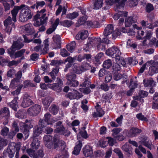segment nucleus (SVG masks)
<instances>
[{
	"label": "nucleus",
	"instance_id": "obj_28",
	"mask_svg": "<svg viewBox=\"0 0 158 158\" xmlns=\"http://www.w3.org/2000/svg\"><path fill=\"white\" fill-rule=\"evenodd\" d=\"M0 114L2 116H6L8 118L10 116V112L8 108L6 107L3 108L0 111Z\"/></svg>",
	"mask_w": 158,
	"mask_h": 158
},
{
	"label": "nucleus",
	"instance_id": "obj_2",
	"mask_svg": "<svg viewBox=\"0 0 158 158\" xmlns=\"http://www.w3.org/2000/svg\"><path fill=\"white\" fill-rule=\"evenodd\" d=\"M20 146L19 144L15 143H11L6 150L3 152V154L5 156H8L10 158L13 157L16 150L20 149Z\"/></svg>",
	"mask_w": 158,
	"mask_h": 158
},
{
	"label": "nucleus",
	"instance_id": "obj_54",
	"mask_svg": "<svg viewBox=\"0 0 158 158\" xmlns=\"http://www.w3.org/2000/svg\"><path fill=\"white\" fill-rule=\"evenodd\" d=\"M156 82L152 79H151L148 80L144 83V85L146 87L150 86L153 87L156 85Z\"/></svg>",
	"mask_w": 158,
	"mask_h": 158
},
{
	"label": "nucleus",
	"instance_id": "obj_31",
	"mask_svg": "<svg viewBox=\"0 0 158 158\" xmlns=\"http://www.w3.org/2000/svg\"><path fill=\"white\" fill-rule=\"evenodd\" d=\"M120 32L118 30H115L114 31H113L112 32V34L107 37V38L115 40L118 37L120 36Z\"/></svg>",
	"mask_w": 158,
	"mask_h": 158
},
{
	"label": "nucleus",
	"instance_id": "obj_53",
	"mask_svg": "<svg viewBox=\"0 0 158 158\" xmlns=\"http://www.w3.org/2000/svg\"><path fill=\"white\" fill-rule=\"evenodd\" d=\"M78 15V14L77 12H74L72 13L67 14L66 15V18L72 19L76 18Z\"/></svg>",
	"mask_w": 158,
	"mask_h": 158
},
{
	"label": "nucleus",
	"instance_id": "obj_3",
	"mask_svg": "<svg viewBox=\"0 0 158 158\" xmlns=\"http://www.w3.org/2000/svg\"><path fill=\"white\" fill-rule=\"evenodd\" d=\"M106 54L108 56H111L112 58H115L116 60H119L121 52L118 47L113 46L106 51Z\"/></svg>",
	"mask_w": 158,
	"mask_h": 158
},
{
	"label": "nucleus",
	"instance_id": "obj_17",
	"mask_svg": "<svg viewBox=\"0 0 158 158\" xmlns=\"http://www.w3.org/2000/svg\"><path fill=\"white\" fill-rule=\"evenodd\" d=\"M25 31L28 35H31L35 33V31L31 23H28L24 26Z\"/></svg>",
	"mask_w": 158,
	"mask_h": 158
},
{
	"label": "nucleus",
	"instance_id": "obj_21",
	"mask_svg": "<svg viewBox=\"0 0 158 158\" xmlns=\"http://www.w3.org/2000/svg\"><path fill=\"white\" fill-rule=\"evenodd\" d=\"M48 87H49L54 90L57 92H60L62 90V87L59 85L58 84L53 83L52 84H47Z\"/></svg>",
	"mask_w": 158,
	"mask_h": 158
},
{
	"label": "nucleus",
	"instance_id": "obj_49",
	"mask_svg": "<svg viewBox=\"0 0 158 158\" xmlns=\"http://www.w3.org/2000/svg\"><path fill=\"white\" fill-rule=\"evenodd\" d=\"M4 26L12 25V26L13 27L15 25L14 23L12 21L11 18L10 16H8L4 21Z\"/></svg>",
	"mask_w": 158,
	"mask_h": 158
},
{
	"label": "nucleus",
	"instance_id": "obj_48",
	"mask_svg": "<svg viewBox=\"0 0 158 158\" xmlns=\"http://www.w3.org/2000/svg\"><path fill=\"white\" fill-rule=\"evenodd\" d=\"M112 65V61L110 59H108L105 60L103 64L104 68L108 69Z\"/></svg>",
	"mask_w": 158,
	"mask_h": 158
},
{
	"label": "nucleus",
	"instance_id": "obj_26",
	"mask_svg": "<svg viewBox=\"0 0 158 158\" xmlns=\"http://www.w3.org/2000/svg\"><path fill=\"white\" fill-rule=\"evenodd\" d=\"M24 44L22 42L19 40L14 41L12 45V47L16 50H19L22 48Z\"/></svg>",
	"mask_w": 158,
	"mask_h": 158
},
{
	"label": "nucleus",
	"instance_id": "obj_14",
	"mask_svg": "<svg viewBox=\"0 0 158 158\" xmlns=\"http://www.w3.org/2000/svg\"><path fill=\"white\" fill-rule=\"evenodd\" d=\"M83 153L86 157L90 156L93 153L92 148L89 145L85 146L83 148Z\"/></svg>",
	"mask_w": 158,
	"mask_h": 158
},
{
	"label": "nucleus",
	"instance_id": "obj_46",
	"mask_svg": "<svg viewBox=\"0 0 158 158\" xmlns=\"http://www.w3.org/2000/svg\"><path fill=\"white\" fill-rule=\"evenodd\" d=\"M24 59V57L23 56L20 59L18 60L17 61L13 60L9 62L8 64V66H10L14 65H17L21 62V60H23Z\"/></svg>",
	"mask_w": 158,
	"mask_h": 158
},
{
	"label": "nucleus",
	"instance_id": "obj_61",
	"mask_svg": "<svg viewBox=\"0 0 158 158\" xmlns=\"http://www.w3.org/2000/svg\"><path fill=\"white\" fill-rule=\"evenodd\" d=\"M123 77V75L118 73H115L113 75V79L116 81L120 80Z\"/></svg>",
	"mask_w": 158,
	"mask_h": 158
},
{
	"label": "nucleus",
	"instance_id": "obj_34",
	"mask_svg": "<svg viewBox=\"0 0 158 158\" xmlns=\"http://www.w3.org/2000/svg\"><path fill=\"white\" fill-rule=\"evenodd\" d=\"M59 67L53 68L52 71L49 74L53 80L55 79L56 77L59 72Z\"/></svg>",
	"mask_w": 158,
	"mask_h": 158
},
{
	"label": "nucleus",
	"instance_id": "obj_52",
	"mask_svg": "<svg viewBox=\"0 0 158 158\" xmlns=\"http://www.w3.org/2000/svg\"><path fill=\"white\" fill-rule=\"evenodd\" d=\"M136 117L139 120L144 121L145 122H147L148 119L145 117L144 115H143L142 113H139L137 114L136 115Z\"/></svg>",
	"mask_w": 158,
	"mask_h": 158
},
{
	"label": "nucleus",
	"instance_id": "obj_30",
	"mask_svg": "<svg viewBox=\"0 0 158 158\" xmlns=\"http://www.w3.org/2000/svg\"><path fill=\"white\" fill-rule=\"evenodd\" d=\"M152 108L158 109V93H156L153 97Z\"/></svg>",
	"mask_w": 158,
	"mask_h": 158
},
{
	"label": "nucleus",
	"instance_id": "obj_39",
	"mask_svg": "<svg viewBox=\"0 0 158 158\" xmlns=\"http://www.w3.org/2000/svg\"><path fill=\"white\" fill-rule=\"evenodd\" d=\"M73 23L72 21L68 20H65L63 21H61L60 24L62 26L66 27L71 26Z\"/></svg>",
	"mask_w": 158,
	"mask_h": 158
},
{
	"label": "nucleus",
	"instance_id": "obj_60",
	"mask_svg": "<svg viewBox=\"0 0 158 158\" xmlns=\"http://www.w3.org/2000/svg\"><path fill=\"white\" fill-rule=\"evenodd\" d=\"M60 55L63 57H66L70 55V53L64 48L60 50Z\"/></svg>",
	"mask_w": 158,
	"mask_h": 158
},
{
	"label": "nucleus",
	"instance_id": "obj_18",
	"mask_svg": "<svg viewBox=\"0 0 158 158\" xmlns=\"http://www.w3.org/2000/svg\"><path fill=\"white\" fill-rule=\"evenodd\" d=\"M122 149L126 153V155L128 157L132 154V148L131 146L127 143H125L122 147Z\"/></svg>",
	"mask_w": 158,
	"mask_h": 158
},
{
	"label": "nucleus",
	"instance_id": "obj_16",
	"mask_svg": "<svg viewBox=\"0 0 158 158\" xmlns=\"http://www.w3.org/2000/svg\"><path fill=\"white\" fill-rule=\"evenodd\" d=\"M136 19L133 17H128L125 19V26L126 27H129L132 24L136 23Z\"/></svg>",
	"mask_w": 158,
	"mask_h": 158
},
{
	"label": "nucleus",
	"instance_id": "obj_4",
	"mask_svg": "<svg viewBox=\"0 0 158 158\" xmlns=\"http://www.w3.org/2000/svg\"><path fill=\"white\" fill-rule=\"evenodd\" d=\"M32 15L31 11L30 9L27 8L25 10L22 9L20 13L19 19L21 22H24L31 19Z\"/></svg>",
	"mask_w": 158,
	"mask_h": 158
},
{
	"label": "nucleus",
	"instance_id": "obj_24",
	"mask_svg": "<svg viewBox=\"0 0 158 158\" xmlns=\"http://www.w3.org/2000/svg\"><path fill=\"white\" fill-rule=\"evenodd\" d=\"M148 94V92L141 90L139 91V96L134 97L133 98L134 100H141L142 98H143L146 97Z\"/></svg>",
	"mask_w": 158,
	"mask_h": 158
},
{
	"label": "nucleus",
	"instance_id": "obj_32",
	"mask_svg": "<svg viewBox=\"0 0 158 158\" xmlns=\"http://www.w3.org/2000/svg\"><path fill=\"white\" fill-rule=\"evenodd\" d=\"M49 111L54 115L57 114L59 110L58 107L55 105L52 104L49 109Z\"/></svg>",
	"mask_w": 158,
	"mask_h": 158
},
{
	"label": "nucleus",
	"instance_id": "obj_47",
	"mask_svg": "<svg viewBox=\"0 0 158 158\" xmlns=\"http://www.w3.org/2000/svg\"><path fill=\"white\" fill-rule=\"evenodd\" d=\"M84 82L80 85L81 86L85 87H89L90 84V78L87 77H85L84 78Z\"/></svg>",
	"mask_w": 158,
	"mask_h": 158
},
{
	"label": "nucleus",
	"instance_id": "obj_23",
	"mask_svg": "<svg viewBox=\"0 0 158 158\" xmlns=\"http://www.w3.org/2000/svg\"><path fill=\"white\" fill-rule=\"evenodd\" d=\"M53 99L50 96H48L43 99L42 103L46 107H48L52 102Z\"/></svg>",
	"mask_w": 158,
	"mask_h": 158
},
{
	"label": "nucleus",
	"instance_id": "obj_43",
	"mask_svg": "<svg viewBox=\"0 0 158 158\" xmlns=\"http://www.w3.org/2000/svg\"><path fill=\"white\" fill-rule=\"evenodd\" d=\"M25 51V50L24 49H22L19 51H17L15 52L14 54V58H15L22 57L24 56V54Z\"/></svg>",
	"mask_w": 158,
	"mask_h": 158
},
{
	"label": "nucleus",
	"instance_id": "obj_9",
	"mask_svg": "<svg viewBox=\"0 0 158 158\" xmlns=\"http://www.w3.org/2000/svg\"><path fill=\"white\" fill-rule=\"evenodd\" d=\"M33 103L30 96L27 94H24L21 106L24 108H26L31 105Z\"/></svg>",
	"mask_w": 158,
	"mask_h": 158
},
{
	"label": "nucleus",
	"instance_id": "obj_33",
	"mask_svg": "<svg viewBox=\"0 0 158 158\" xmlns=\"http://www.w3.org/2000/svg\"><path fill=\"white\" fill-rule=\"evenodd\" d=\"M121 31L123 33H127L128 35H135V29H130L129 30L126 29L124 27H122Z\"/></svg>",
	"mask_w": 158,
	"mask_h": 158
},
{
	"label": "nucleus",
	"instance_id": "obj_44",
	"mask_svg": "<svg viewBox=\"0 0 158 158\" xmlns=\"http://www.w3.org/2000/svg\"><path fill=\"white\" fill-rule=\"evenodd\" d=\"M51 116V115L49 113H47L45 114L44 115V119L45 122H46V123L48 124H52V122L50 121V119Z\"/></svg>",
	"mask_w": 158,
	"mask_h": 158
},
{
	"label": "nucleus",
	"instance_id": "obj_11",
	"mask_svg": "<svg viewBox=\"0 0 158 158\" xmlns=\"http://www.w3.org/2000/svg\"><path fill=\"white\" fill-rule=\"evenodd\" d=\"M53 43L55 48H60L61 47V39L60 35H56L52 37Z\"/></svg>",
	"mask_w": 158,
	"mask_h": 158
},
{
	"label": "nucleus",
	"instance_id": "obj_22",
	"mask_svg": "<svg viewBox=\"0 0 158 158\" xmlns=\"http://www.w3.org/2000/svg\"><path fill=\"white\" fill-rule=\"evenodd\" d=\"M82 146V143L81 141H79L78 143L76 144L74 148V150L73 152V154L76 155H78L79 154Z\"/></svg>",
	"mask_w": 158,
	"mask_h": 158
},
{
	"label": "nucleus",
	"instance_id": "obj_40",
	"mask_svg": "<svg viewBox=\"0 0 158 158\" xmlns=\"http://www.w3.org/2000/svg\"><path fill=\"white\" fill-rule=\"evenodd\" d=\"M44 47L43 48V52L41 54H45L47 53V52L49 49L48 39H47L45 40H44Z\"/></svg>",
	"mask_w": 158,
	"mask_h": 158
},
{
	"label": "nucleus",
	"instance_id": "obj_56",
	"mask_svg": "<svg viewBox=\"0 0 158 158\" xmlns=\"http://www.w3.org/2000/svg\"><path fill=\"white\" fill-rule=\"evenodd\" d=\"M97 112L99 114L100 117H102L104 114V112L100 106L99 104H98L95 106Z\"/></svg>",
	"mask_w": 158,
	"mask_h": 158
},
{
	"label": "nucleus",
	"instance_id": "obj_27",
	"mask_svg": "<svg viewBox=\"0 0 158 158\" xmlns=\"http://www.w3.org/2000/svg\"><path fill=\"white\" fill-rule=\"evenodd\" d=\"M34 124V121L32 119H27L24 122V126L30 129L33 127Z\"/></svg>",
	"mask_w": 158,
	"mask_h": 158
},
{
	"label": "nucleus",
	"instance_id": "obj_19",
	"mask_svg": "<svg viewBox=\"0 0 158 158\" xmlns=\"http://www.w3.org/2000/svg\"><path fill=\"white\" fill-rule=\"evenodd\" d=\"M141 130L136 128H132L129 131L128 134L131 137H134L141 132Z\"/></svg>",
	"mask_w": 158,
	"mask_h": 158
},
{
	"label": "nucleus",
	"instance_id": "obj_1",
	"mask_svg": "<svg viewBox=\"0 0 158 158\" xmlns=\"http://www.w3.org/2000/svg\"><path fill=\"white\" fill-rule=\"evenodd\" d=\"M125 2L124 0H115V6L114 9L115 11L119 12V13L116 14L114 15L113 18L115 20H118L120 17L127 16V13L123 11Z\"/></svg>",
	"mask_w": 158,
	"mask_h": 158
},
{
	"label": "nucleus",
	"instance_id": "obj_58",
	"mask_svg": "<svg viewBox=\"0 0 158 158\" xmlns=\"http://www.w3.org/2000/svg\"><path fill=\"white\" fill-rule=\"evenodd\" d=\"M62 61H58L57 60H52L50 63L51 65L55 66L56 67H59V66L62 64Z\"/></svg>",
	"mask_w": 158,
	"mask_h": 158
},
{
	"label": "nucleus",
	"instance_id": "obj_20",
	"mask_svg": "<svg viewBox=\"0 0 158 158\" xmlns=\"http://www.w3.org/2000/svg\"><path fill=\"white\" fill-rule=\"evenodd\" d=\"M133 27L134 28L133 29H135V33L137 32L138 35L140 36L139 37V39H141V36H143L144 34V32L141 30L142 27H137V26L136 24L133 25Z\"/></svg>",
	"mask_w": 158,
	"mask_h": 158
},
{
	"label": "nucleus",
	"instance_id": "obj_7",
	"mask_svg": "<svg viewBox=\"0 0 158 158\" xmlns=\"http://www.w3.org/2000/svg\"><path fill=\"white\" fill-rule=\"evenodd\" d=\"M41 111V106L39 105L35 104L29 108L27 110L28 114L31 116H36Z\"/></svg>",
	"mask_w": 158,
	"mask_h": 158
},
{
	"label": "nucleus",
	"instance_id": "obj_55",
	"mask_svg": "<svg viewBox=\"0 0 158 158\" xmlns=\"http://www.w3.org/2000/svg\"><path fill=\"white\" fill-rule=\"evenodd\" d=\"M44 155L42 150H39L36 154H34L33 158H42Z\"/></svg>",
	"mask_w": 158,
	"mask_h": 158
},
{
	"label": "nucleus",
	"instance_id": "obj_8",
	"mask_svg": "<svg viewBox=\"0 0 158 158\" xmlns=\"http://www.w3.org/2000/svg\"><path fill=\"white\" fill-rule=\"evenodd\" d=\"M46 14H43L42 16L38 18H35V21L33 25L35 27H39L47 23L48 18L46 16Z\"/></svg>",
	"mask_w": 158,
	"mask_h": 158
},
{
	"label": "nucleus",
	"instance_id": "obj_57",
	"mask_svg": "<svg viewBox=\"0 0 158 158\" xmlns=\"http://www.w3.org/2000/svg\"><path fill=\"white\" fill-rule=\"evenodd\" d=\"M81 66L83 71H85L87 70H89L92 69V67L89 63L86 62H83L81 65Z\"/></svg>",
	"mask_w": 158,
	"mask_h": 158
},
{
	"label": "nucleus",
	"instance_id": "obj_35",
	"mask_svg": "<svg viewBox=\"0 0 158 158\" xmlns=\"http://www.w3.org/2000/svg\"><path fill=\"white\" fill-rule=\"evenodd\" d=\"M76 46V44L74 41H73L70 44L67 45L66 48L67 50L72 52Z\"/></svg>",
	"mask_w": 158,
	"mask_h": 158
},
{
	"label": "nucleus",
	"instance_id": "obj_63",
	"mask_svg": "<svg viewBox=\"0 0 158 158\" xmlns=\"http://www.w3.org/2000/svg\"><path fill=\"white\" fill-rule=\"evenodd\" d=\"M87 20V17L86 15H84L80 18L78 20V23L80 25L84 24L86 23Z\"/></svg>",
	"mask_w": 158,
	"mask_h": 158
},
{
	"label": "nucleus",
	"instance_id": "obj_38",
	"mask_svg": "<svg viewBox=\"0 0 158 158\" xmlns=\"http://www.w3.org/2000/svg\"><path fill=\"white\" fill-rule=\"evenodd\" d=\"M42 132V127L36 126L35 127L34 131V135L35 137L39 136Z\"/></svg>",
	"mask_w": 158,
	"mask_h": 158
},
{
	"label": "nucleus",
	"instance_id": "obj_5",
	"mask_svg": "<svg viewBox=\"0 0 158 158\" xmlns=\"http://www.w3.org/2000/svg\"><path fill=\"white\" fill-rule=\"evenodd\" d=\"M65 77L67 80V84L70 86L77 87L79 84L78 81L76 80L77 77L76 75L71 73L66 74Z\"/></svg>",
	"mask_w": 158,
	"mask_h": 158
},
{
	"label": "nucleus",
	"instance_id": "obj_37",
	"mask_svg": "<svg viewBox=\"0 0 158 158\" xmlns=\"http://www.w3.org/2000/svg\"><path fill=\"white\" fill-rule=\"evenodd\" d=\"M18 123L19 121L18 120H15L14 121L12 124L13 127L12 131L15 132V133H17L19 131L18 124Z\"/></svg>",
	"mask_w": 158,
	"mask_h": 158
},
{
	"label": "nucleus",
	"instance_id": "obj_42",
	"mask_svg": "<svg viewBox=\"0 0 158 158\" xmlns=\"http://www.w3.org/2000/svg\"><path fill=\"white\" fill-rule=\"evenodd\" d=\"M73 73L80 74L84 72L81 66H74L73 68Z\"/></svg>",
	"mask_w": 158,
	"mask_h": 158
},
{
	"label": "nucleus",
	"instance_id": "obj_50",
	"mask_svg": "<svg viewBox=\"0 0 158 158\" xmlns=\"http://www.w3.org/2000/svg\"><path fill=\"white\" fill-rule=\"evenodd\" d=\"M1 127L2 129L1 130V134L3 136H6L8 134L9 131V128L3 126H1Z\"/></svg>",
	"mask_w": 158,
	"mask_h": 158
},
{
	"label": "nucleus",
	"instance_id": "obj_45",
	"mask_svg": "<svg viewBox=\"0 0 158 158\" xmlns=\"http://www.w3.org/2000/svg\"><path fill=\"white\" fill-rule=\"evenodd\" d=\"M69 157L68 152L64 149H63L61 152L59 154L58 158H68Z\"/></svg>",
	"mask_w": 158,
	"mask_h": 158
},
{
	"label": "nucleus",
	"instance_id": "obj_64",
	"mask_svg": "<svg viewBox=\"0 0 158 158\" xmlns=\"http://www.w3.org/2000/svg\"><path fill=\"white\" fill-rule=\"evenodd\" d=\"M137 4L136 0H129L128 1V5L131 7L136 6Z\"/></svg>",
	"mask_w": 158,
	"mask_h": 158
},
{
	"label": "nucleus",
	"instance_id": "obj_12",
	"mask_svg": "<svg viewBox=\"0 0 158 158\" xmlns=\"http://www.w3.org/2000/svg\"><path fill=\"white\" fill-rule=\"evenodd\" d=\"M88 32L85 30L80 31L76 36V39L77 40H84L88 37Z\"/></svg>",
	"mask_w": 158,
	"mask_h": 158
},
{
	"label": "nucleus",
	"instance_id": "obj_59",
	"mask_svg": "<svg viewBox=\"0 0 158 158\" xmlns=\"http://www.w3.org/2000/svg\"><path fill=\"white\" fill-rule=\"evenodd\" d=\"M137 81L134 80V78H131L130 80L129 87L134 89L137 87Z\"/></svg>",
	"mask_w": 158,
	"mask_h": 158
},
{
	"label": "nucleus",
	"instance_id": "obj_13",
	"mask_svg": "<svg viewBox=\"0 0 158 158\" xmlns=\"http://www.w3.org/2000/svg\"><path fill=\"white\" fill-rule=\"evenodd\" d=\"M114 31V26L113 25L110 24L106 26L104 30L103 34L104 36L107 37L112 33Z\"/></svg>",
	"mask_w": 158,
	"mask_h": 158
},
{
	"label": "nucleus",
	"instance_id": "obj_36",
	"mask_svg": "<svg viewBox=\"0 0 158 158\" xmlns=\"http://www.w3.org/2000/svg\"><path fill=\"white\" fill-rule=\"evenodd\" d=\"M15 116L16 117L19 119H23L26 118V115L25 112L20 110L15 114Z\"/></svg>",
	"mask_w": 158,
	"mask_h": 158
},
{
	"label": "nucleus",
	"instance_id": "obj_62",
	"mask_svg": "<svg viewBox=\"0 0 158 158\" xmlns=\"http://www.w3.org/2000/svg\"><path fill=\"white\" fill-rule=\"evenodd\" d=\"M6 145V140L0 136V150Z\"/></svg>",
	"mask_w": 158,
	"mask_h": 158
},
{
	"label": "nucleus",
	"instance_id": "obj_10",
	"mask_svg": "<svg viewBox=\"0 0 158 158\" xmlns=\"http://www.w3.org/2000/svg\"><path fill=\"white\" fill-rule=\"evenodd\" d=\"M25 5L23 4L19 6H15L13 9L11 11V13L12 15V19L14 22H16V16L19 10L25 7Z\"/></svg>",
	"mask_w": 158,
	"mask_h": 158
},
{
	"label": "nucleus",
	"instance_id": "obj_6",
	"mask_svg": "<svg viewBox=\"0 0 158 158\" xmlns=\"http://www.w3.org/2000/svg\"><path fill=\"white\" fill-rule=\"evenodd\" d=\"M53 140V148H58L61 147L60 148L62 150L65 149L66 146L65 142L64 141L59 140L57 135H54Z\"/></svg>",
	"mask_w": 158,
	"mask_h": 158
},
{
	"label": "nucleus",
	"instance_id": "obj_15",
	"mask_svg": "<svg viewBox=\"0 0 158 158\" xmlns=\"http://www.w3.org/2000/svg\"><path fill=\"white\" fill-rule=\"evenodd\" d=\"M158 73V62L154 63L152 65L150 66L149 69L148 73L151 76Z\"/></svg>",
	"mask_w": 158,
	"mask_h": 158
},
{
	"label": "nucleus",
	"instance_id": "obj_51",
	"mask_svg": "<svg viewBox=\"0 0 158 158\" xmlns=\"http://www.w3.org/2000/svg\"><path fill=\"white\" fill-rule=\"evenodd\" d=\"M20 81L14 78L11 80L10 86L12 88L16 87L18 85V83Z\"/></svg>",
	"mask_w": 158,
	"mask_h": 158
},
{
	"label": "nucleus",
	"instance_id": "obj_41",
	"mask_svg": "<svg viewBox=\"0 0 158 158\" xmlns=\"http://www.w3.org/2000/svg\"><path fill=\"white\" fill-rule=\"evenodd\" d=\"M102 4V0H97L95 1L94 3L93 9L96 10L99 9L101 7Z\"/></svg>",
	"mask_w": 158,
	"mask_h": 158
},
{
	"label": "nucleus",
	"instance_id": "obj_29",
	"mask_svg": "<svg viewBox=\"0 0 158 158\" xmlns=\"http://www.w3.org/2000/svg\"><path fill=\"white\" fill-rule=\"evenodd\" d=\"M40 144V141L38 139H34L31 144V148L35 150L38 149Z\"/></svg>",
	"mask_w": 158,
	"mask_h": 158
},
{
	"label": "nucleus",
	"instance_id": "obj_25",
	"mask_svg": "<svg viewBox=\"0 0 158 158\" xmlns=\"http://www.w3.org/2000/svg\"><path fill=\"white\" fill-rule=\"evenodd\" d=\"M18 99V97L15 98L11 102L8 104L9 106L15 111L17 110V108L18 107V102H17Z\"/></svg>",
	"mask_w": 158,
	"mask_h": 158
}]
</instances>
